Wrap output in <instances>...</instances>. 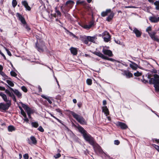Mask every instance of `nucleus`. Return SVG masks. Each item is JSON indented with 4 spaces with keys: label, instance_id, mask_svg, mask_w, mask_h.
<instances>
[{
    "label": "nucleus",
    "instance_id": "26",
    "mask_svg": "<svg viewBox=\"0 0 159 159\" xmlns=\"http://www.w3.org/2000/svg\"><path fill=\"white\" fill-rule=\"evenodd\" d=\"M14 93L17 96L18 98H21V93H20L17 89H15Z\"/></svg>",
    "mask_w": 159,
    "mask_h": 159
},
{
    "label": "nucleus",
    "instance_id": "33",
    "mask_svg": "<svg viewBox=\"0 0 159 159\" xmlns=\"http://www.w3.org/2000/svg\"><path fill=\"white\" fill-rule=\"evenodd\" d=\"M7 83L11 86L13 87L14 85V83L11 81L7 80L6 81Z\"/></svg>",
    "mask_w": 159,
    "mask_h": 159
},
{
    "label": "nucleus",
    "instance_id": "12",
    "mask_svg": "<svg viewBox=\"0 0 159 159\" xmlns=\"http://www.w3.org/2000/svg\"><path fill=\"white\" fill-rule=\"evenodd\" d=\"M102 52L104 54L108 55L110 57H112L113 56L112 52L110 50L106 49L103 48L102 50Z\"/></svg>",
    "mask_w": 159,
    "mask_h": 159
},
{
    "label": "nucleus",
    "instance_id": "5",
    "mask_svg": "<svg viewBox=\"0 0 159 159\" xmlns=\"http://www.w3.org/2000/svg\"><path fill=\"white\" fill-rule=\"evenodd\" d=\"M83 42L85 44H88L89 42L95 43V40L97 39L96 36L91 37L90 36H84L81 37Z\"/></svg>",
    "mask_w": 159,
    "mask_h": 159
},
{
    "label": "nucleus",
    "instance_id": "21",
    "mask_svg": "<svg viewBox=\"0 0 159 159\" xmlns=\"http://www.w3.org/2000/svg\"><path fill=\"white\" fill-rule=\"evenodd\" d=\"M111 11L110 9H107L105 11H102L101 13V15L102 17H105L108 15L109 13L111 12Z\"/></svg>",
    "mask_w": 159,
    "mask_h": 159
},
{
    "label": "nucleus",
    "instance_id": "47",
    "mask_svg": "<svg viewBox=\"0 0 159 159\" xmlns=\"http://www.w3.org/2000/svg\"><path fill=\"white\" fill-rule=\"evenodd\" d=\"M152 30V27L151 26H149L147 28L146 31L148 32L149 34V33H150L149 31H151Z\"/></svg>",
    "mask_w": 159,
    "mask_h": 159
},
{
    "label": "nucleus",
    "instance_id": "39",
    "mask_svg": "<svg viewBox=\"0 0 159 159\" xmlns=\"http://www.w3.org/2000/svg\"><path fill=\"white\" fill-rule=\"evenodd\" d=\"M5 93L8 95L9 97L11 96V94L12 92H11L8 90L5 89Z\"/></svg>",
    "mask_w": 159,
    "mask_h": 159
},
{
    "label": "nucleus",
    "instance_id": "61",
    "mask_svg": "<svg viewBox=\"0 0 159 159\" xmlns=\"http://www.w3.org/2000/svg\"><path fill=\"white\" fill-rule=\"evenodd\" d=\"M0 90H5V89L4 87L0 86Z\"/></svg>",
    "mask_w": 159,
    "mask_h": 159
},
{
    "label": "nucleus",
    "instance_id": "15",
    "mask_svg": "<svg viewBox=\"0 0 159 159\" xmlns=\"http://www.w3.org/2000/svg\"><path fill=\"white\" fill-rule=\"evenodd\" d=\"M74 2L72 0H68L67 1L65 4V7L67 6L69 7V10L73 6Z\"/></svg>",
    "mask_w": 159,
    "mask_h": 159
},
{
    "label": "nucleus",
    "instance_id": "44",
    "mask_svg": "<svg viewBox=\"0 0 159 159\" xmlns=\"http://www.w3.org/2000/svg\"><path fill=\"white\" fill-rule=\"evenodd\" d=\"M26 111L27 114H31L32 113V111L30 107H29Z\"/></svg>",
    "mask_w": 159,
    "mask_h": 159
},
{
    "label": "nucleus",
    "instance_id": "7",
    "mask_svg": "<svg viewBox=\"0 0 159 159\" xmlns=\"http://www.w3.org/2000/svg\"><path fill=\"white\" fill-rule=\"evenodd\" d=\"M111 35L107 31L103 32V39L105 42L107 43L109 42L111 40Z\"/></svg>",
    "mask_w": 159,
    "mask_h": 159
},
{
    "label": "nucleus",
    "instance_id": "18",
    "mask_svg": "<svg viewBox=\"0 0 159 159\" xmlns=\"http://www.w3.org/2000/svg\"><path fill=\"white\" fill-rule=\"evenodd\" d=\"M102 112H104V114L107 116L109 115V111L107 106L102 107Z\"/></svg>",
    "mask_w": 159,
    "mask_h": 159
},
{
    "label": "nucleus",
    "instance_id": "64",
    "mask_svg": "<svg viewBox=\"0 0 159 159\" xmlns=\"http://www.w3.org/2000/svg\"><path fill=\"white\" fill-rule=\"evenodd\" d=\"M56 111L58 112H59V113H60V112H61V109L59 108H58V109H56Z\"/></svg>",
    "mask_w": 159,
    "mask_h": 159
},
{
    "label": "nucleus",
    "instance_id": "36",
    "mask_svg": "<svg viewBox=\"0 0 159 159\" xmlns=\"http://www.w3.org/2000/svg\"><path fill=\"white\" fill-rule=\"evenodd\" d=\"M0 75L2 76V77L5 79H7V76L6 75V74L2 71H0Z\"/></svg>",
    "mask_w": 159,
    "mask_h": 159
},
{
    "label": "nucleus",
    "instance_id": "57",
    "mask_svg": "<svg viewBox=\"0 0 159 159\" xmlns=\"http://www.w3.org/2000/svg\"><path fill=\"white\" fill-rule=\"evenodd\" d=\"M0 54L3 57V58L5 60H6V58L5 55H4V54L3 53H2V52L0 50Z\"/></svg>",
    "mask_w": 159,
    "mask_h": 159
},
{
    "label": "nucleus",
    "instance_id": "43",
    "mask_svg": "<svg viewBox=\"0 0 159 159\" xmlns=\"http://www.w3.org/2000/svg\"><path fill=\"white\" fill-rule=\"evenodd\" d=\"M24 25V27L26 30L28 31H29L31 30L30 28L28 25L26 23V24H25Z\"/></svg>",
    "mask_w": 159,
    "mask_h": 159
},
{
    "label": "nucleus",
    "instance_id": "17",
    "mask_svg": "<svg viewBox=\"0 0 159 159\" xmlns=\"http://www.w3.org/2000/svg\"><path fill=\"white\" fill-rule=\"evenodd\" d=\"M21 3L22 5L24 6L27 10L29 11L31 10V8L28 5V3L26 1H22Z\"/></svg>",
    "mask_w": 159,
    "mask_h": 159
},
{
    "label": "nucleus",
    "instance_id": "55",
    "mask_svg": "<svg viewBox=\"0 0 159 159\" xmlns=\"http://www.w3.org/2000/svg\"><path fill=\"white\" fill-rule=\"evenodd\" d=\"M84 1H80V0H78L76 2L77 4H81L84 3Z\"/></svg>",
    "mask_w": 159,
    "mask_h": 159
},
{
    "label": "nucleus",
    "instance_id": "41",
    "mask_svg": "<svg viewBox=\"0 0 159 159\" xmlns=\"http://www.w3.org/2000/svg\"><path fill=\"white\" fill-rule=\"evenodd\" d=\"M10 97H11L12 98L14 102H16V97L13 93H12L11 96H10Z\"/></svg>",
    "mask_w": 159,
    "mask_h": 159
},
{
    "label": "nucleus",
    "instance_id": "51",
    "mask_svg": "<svg viewBox=\"0 0 159 159\" xmlns=\"http://www.w3.org/2000/svg\"><path fill=\"white\" fill-rule=\"evenodd\" d=\"M38 129L39 130V131L42 132H43L44 131V129L41 126H40L38 128Z\"/></svg>",
    "mask_w": 159,
    "mask_h": 159
},
{
    "label": "nucleus",
    "instance_id": "59",
    "mask_svg": "<svg viewBox=\"0 0 159 159\" xmlns=\"http://www.w3.org/2000/svg\"><path fill=\"white\" fill-rule=\"evenodd\" d=\"M115 42L117 44H121V42L119 40H115Z\"/></svg>",
    "mask_w": 159,
    "mask_h": 159
},
{
    "label": "nucleus",
    "instance_id": "52",
    "mask_svg": "<svg viewBox=\"0 0 159 159\" xmlns=\"http://www.w3.org/2000/svg\"><path fill=\"white\" fill-rule=\"evenodd\" d=\"M114 144L116 145H119L120 143V141L118 140H116L114 141Z\"/></svg>",
    "mask_w": 159,
    "mask_h": 159
},
{
    "label": "nucleus",
    "instance_id": "32",
    "mask_svg": "<svg viewBox=\"0 0 159 159\" xmlns=\"http://www.w3.org/2000/svg\"><path fill=\"white\" fill-rule=\"evenodd\" d=\"M154 4L156 6V8L157 10H159V2L157 1L154 3Z\"/></svg>",
    "mask_w": 159,
    "mask_h": 159
},
{
    "label": "nucleus",
    "instance_id": "49",
    "mask_svg": "<svg viewBox=\"0 0 159 159\" xmlns=\"http://www.w3.org/2000/svg\"><path fill=\"white\" fill-rule=\"evenodd\" d=\"M23 157L25 159H29V156L28 153H26L23 155Z\"/></svg>",
    "mask_w": 159,
    "mask_h": 159
},
{
    "label": "nucleus",
    "instance_id": "45",
    "mask_svg": "<svg viewBox=\"0 0 159 159\" xmlns=\"http://www.w3.org/2000/svg\"><path fill=\"white\" fill-rule=\"evenodd\" d=\"M21 89L25 93L27 92L28 91L27 89L25 86H22L21 87Z\"/></svg>",
    "mask_w": 159,
    "mask_h": 159
},
{
    "label": "nucleus",
    "instance_id": "50",
    "mask_svg": "<svg viewBox=\"0 0 159 159\" xmlns=\"http://www.w3.org/2000/svg\"><path fill=\"white\" fill-rule=\"evenodd\" d=\"M84 7L87 10H89V5L87 4H85L84 5Z\"/></svg>",
    "mask_w": 159,
    "mask_h": 159
},
{
    "label": "nucleus",
    "instance_id": "23",
    "mask_svg": "<svg viewBox=\"0 0 159 159\" xmlns=\"http://www.w3.org/2000/svg\"><path fill=\"white\" fill-rule=\"evenodd\" d=\"M71 53L74 55H76L77 54V50L76 48L71 47L70 48Z\"/></svg>",
    "mask_w": 159,
    "mask_h": 159
},
{
    "label": "nucleus",
    "instance_id": "9",
    "mask_svg": "<svg viewBox=\"0 0 159 159\" xmlns=\"http://www.w3.org/2000/svg\"><path fill=\"white\" fill-rule=\"evenodd\" d=\"M156 33L155 32H153L152 33H149V35L151 38L153 40L157 42H159V39L158 38L157 36L156 35Z\"/></svg>",
    "mask_w": 159,
    "mask_h": 159
},
{
    "label": "nucleus",
    "instance_id": "10",
    "mask_svg": "<svg viewBox=\"0 0 159 159\" xmlns=\"http://www.w3.org/2000/svg\"><path fill=\"white\" fill-rule=\"evenodd\" d=\"M16 16L18 18V20L21 21L23 24H26V22L25 19L19 13H16Z\"/></svg>",
    "mask_w": 159,
    "mask_h": 159
},
{
    "label": "nucleus",
    "instance_id": "35",
    "mask_svg": "<svg viewBox=\"0 0 159 159\" xmlns=\"http://www.w3.org/2000/svg\"><path fill=\"white\" fill-rule=\"evenodd\" d=\"M92 80L90 79H88L86 80V83L89 85H90L92 84Z\"/></svg>",
    "mask_w": 159,
    "mask_h": 159
},
{
    "label": "nucleus",
    "instance_id": "30",
    "mask_svg": "<svg viewBox=\"0 0 159 159\" xmlns=\"http://www.w3.org/2000/svg\"><path fill=\"white\" fill-rule=\"evenodd\" d=\"M55 11L56 12L57 14V16L59 17H61V12H60V11L59 10L57 9V7L55 8Z\"/></svg>",
    "mask_w": 159,
    "mask_h": 159
},
{
    "label": "nucleus",
    "instance_id": "1",
    "mask_svg": "<svg viewBox=\"0 0 159 159\" xmlns=\"http://www.w3.org/2000/svg\"><path fill=\"white\" fill-rule=\"evenodd\" d=\"M77 128L79 132L82 134L84 139L93 147L95 152L99 153L102 152L101 147L96 142L95 139L83 127L78 125Z\"/></svg>",
    "mask_w": 159,
    "mask_h": 159
},
{
    "label": "nucleus",
    "instance_id": "38",
    "mask_svg": "<svg viewBox=\"0 0 159 159\" xmlns=\"http://www.w3.org/2000/svg\"><path fill=\"white\" fill-rule=\"evenodd\" d=\"M134 75L135 76L139 77L141 76L142 75V73L138 71H137L136 73H134Z\"/></svg>",
    "mask_w": 159,
    "mask_h": 159
},
{
    "label": "nucleus",
    "instance_id": "58",
    "mask_svg": "<svg viewBox=\"0 0 159 159\" xmlns=\"http://www.w3.org/2000/svg\"><path fill=\"white\" fill-rule=\"evenodd\" d=\"M7 87L9 88V90L13 92L14 93V92L15 91V89H13L11 88V87H9L8 85H7Z\"/></svg>",
    "mask_w": 159,
    "mask_h": 159
},
{
    "label": "nucleus",
    "instance_id": "54",
    "mask_svg": "<svg viewBox=\"0 0 159 159\" xmlns=\"http://www.w3.org/2000/svg\"><path fill=\"white\" fill-rule=\"evenodd\" d=\"M154 146L155 149L159 152V146L154 144Z\"/></svg>",
    "mask_w": 159,
    "mask_h": 159
},
{
    "label": "nucleus",
    "instance_id": "62",
    "mask_svg": "<svg viewBox=\"0 0 159 159\" xmlns=\"http://www.w3.org/2000/svg\"><path fill=\"white\" fill-rule=\"evenodd\" d=\"M155 140V141L157 143H159V139H153V140L154 141Z\"/></svg>",
    "mask_w": 159,
    "mask_h": 159
},
{
    "label": "nucleus",
    "instance_id": "14",
    "mask_svg": "<svg viewBox=\"0 0 159 159\" xmlns=\"http://www.w3.org/2000/svg\"><path fill=\"white\" fill-rule=\"evenodd\" d=\"M94 25V21L93 20H91L89 22L88 25H84L83 27L84 29H89Z\"/></svg>",
    "mask_w": 159,
    "mask_h": 159
},
{
    "label": "nucleus",
    "instance_id": "11",
    "mask_svg": "<svg viewBox=\"0 0 159 159\" xmlns=\"http://www.w3.org/2000/svg\"><path fill=\"white\" fill-rule=\"evenodd\" d=\"M133 32L135 34L137 38L140 37L142 34V32L135 27L134 28Z\"/></svg>",
    "mask_w": 159,
    "mask_h": 159
},
{
    "label": "nucleus",
    "instance_id": "42",
    "mask_svg": "<svg viewBox=\"0 0 159 159\" xmlns=\"http://www.w3.org/2000/svg\"><path fill=\"white\" fill-rule=\"evenodd\" d=\"M10 74L11 76L13 77H16L17 75V74L16 73L13 71L10 72Z\"/></svg>",
    "mask_w": 159,
    "mask_h": 159
},
{
    "label": "nucleus",
    "instance_id": "48",
    "mask_svg": "<svg viewBox=\"0 0 159 159\" xmlns=\"http://www.w3.org/2000/svg\"><path fill=\"white\" fill-rule=\"evenodd\" d=\"M51 116L53 118H55V119H56L59 123H61V124H62V123L61 122V120H60L59 119H58L55 116H53L52 115H51Z\"/></svg>",
    "mask_w": 159,
    "mask_h": 159
},
{
    "label": "nucleus",
    "instance_id": "56",
    "mask_svg": "<svg viewBox=\"0 0 159 159\" xmlns=\"http://www.w3.org/2000/svg\"><path fill=\"white\" fill-rule=\"evenodd\" d=\"M77 105L79 108H80L82 105V103L81 102H78L77 103Z\"/></svg>",
    "mask_w": 159,
    "mask_h": 159
},
{
    "label": "nucleus",
    "instance_id": "2",
    "mask_svg": "<svg viewBox=\"0 0 159 159\" xmlns=\"http://www.w3.org/2000/svg\"><path fill=\"white\" fill-rule=\"evenodd\" d=\"M67 111L71 114L73 117L80 124L82 125L87 124V122L83 117L76 114L73 111L70 110H67Z\"/></svg>",
    "mask_w": 159,
    "mask_h": 159
},
{
    "label": "nucleus",
    "instance_id": "16",
    "mask_svg": "<svg viewBox=\"0 0 159 159\" xmlns=\"http://www.w3.org/2000/svg\"><path fill=\"white\" fill-rule=\"evenodd\" d=\"M123 75H125L126 78H128L133 76L132 74L128 70H124L123 71Z\"/></svg>",
    "mask_w": 159,
    "mask_h": 159
},
{
    "label": "nucleus",
    "instance_id": "3",
    "mask_svg": "<svg viewBox=\"0 0 159 159\" xmlns=\"http://www.w3.org/2000/svg\"><path fill=\"white\" fill-rule=\"evenodd\" d=\"M38 37V36L36 35L37 42L35 43V47L39 52H43V47L45 46L44 43L42 39H39Z\"/></svg>",
    "mask_w": 159,
    "mask_h": 159
},
{
    "label": "nucleus",
    "instance_id": "31",
    "mask_svg": "<svg viewBox=\"0 0 159 159\" xmlns=\"http://www.w3.org/2000/svg\"><path fill=\"white\" fill-rule=\"evenodd\" d=\"M32 126L34 128H37L39 126V124L37 122H32L31 123Z\"/></svg>",
    "mask_w": 159,
    "mask_h": 159
},
{
    "label": "nucleus",
    "instance_id": "29",
    "mask_svg": "<svg viewBox=\"0 0 159 159\" xmlns=\"http://www.w3.org/2000/svg\"><path fill=\"white\" fill-rule=\"evenodd\" d=\"M24 117V118L23 119V120L24 121L28 123L29 120L28 119L27 117V116L25 112L21 114Z\"/></svg>",
    "mask_w": 159,
    "mask_h": 159
},
{
    "label": "nucleus",
    "instance_id": "6",
    "mask_svg": "<svg viewBox=\"0 0 159 159\" xmlns=\"http://www.w3.org/2000/svg\"><path fill=\"white\" fill-rule=\"evenodd\" d=\"M11 105V101H9V102L5 104L4 103H0V110H2L5 111L8 109Z\"/></svg>",
    "mask_w": 159,
    "mask_h": 159
},
{
    "label": "nucleus",
    "instance_id": "13",
    "mask_svg": "<svg viewBox=\"0 0 159 159\" xmlns=\"http://www.w3.org/2000/svg\"><path fill=\"white\" fill-rule=\"evenodd\" d=\"M30 139L31 140L32 142H31L29 139H28V143L30 144L32 143L34 144H36L37 143V141L36 139V138L33 136H32L30 137Z\"/></svg>",
    "mask_w": 159,
    "mask_h": 159
},
{
    "label": "nucleus",
    "instance_id": "25",
    "mask_svg": "<svg viewBox=\"0 0 159 159\" xmlns=\"http://www.w3.org/2000/svg\"><path fill=\"white\" fill-rule=\"evenodd\" d=\"M93 54L102 59L104 58L105 56L104 55L99 52H93Z\"/></svg>",
    "mask_w": 159,
    "mask_h": 159
},
{
    "label": "nucleus",
    "instance_id": "34",
    "mask_svg": "<svg viewBox=\"0 0 159 159\" xmlns=\"http://www.w3.org/2000/svg\"><path fill=\"white\" fill-rule=\"evenodd\" d=\"M20 103L21 104L22 107L25 110H26L27 109H28L29 107L27 105L23 103L22 102H21Z\"/></svg>",
    "mask_w": 159,
    "mask_h": 159
},
{
    "label": "nucleus",
    "instance_id": "19",
    "mask_svg": "<svg viewBox=\"0 0 159 159\" xmlns=\"http://www.w3.org/2000/svg\"><path fill=\"white\" fill-rule=\"evenodd\" d=\"M130 62L132 64H129L130 67H131L133 70H136L137 69V67H138V65L134 62L130 61Z\"/></svg>",
    "mask_w": 159,
    "mask_h": 159
},
{
    "label": "nucleus",
    "instance_id": "40",
    "mask_svg": "<svg viewBox=\"0 0 159 159\" xmlns=\"http://www.w3.org/2000/svg\"><path fill=\"white\" fill-rule=\"evenodd\" d=\"M17 4L16 0H13L12 1V5L14 7H15Z\"/></svg>",
    "mask_w": 159,
    "mask_h": 159
},
{
    "label": "nucleus",
    "instance_id": "37",
    "mask_svg": "<svg viewBox=\"0 0 159 159\" xmlns=\"http://www.w3.org/2000/svg\"><path fill=\"white\" fill-rule=\"evenodd\" d=\"M103 59L107 60L110 61H114L115 60L113 58H109L107 56H104Z\"/></svg>",
    "mask_w": 159,
    "mask_h": 159
},
{
    "label": "nucleus",
    "instance_id": "8",
    "mask_svg": "<svg viewBox=\"0 0 159 159\" xmlns=\"http://www.w3.org/2000/svg\"><path fill=\"white\" fill-rule=\"evenodd\" d=\"M115 124L116 126L120 127V129H126L128 128V126L125 123L118 121Z\"/></svg>",
    "mask_w": 159,
    "mask_h": 159
},
{
    "label": "nucleus",
    "instance_id": "27",
    "mask_svg": "<svg viewBox=\"0 0 159 159\" xmlns=\"http://www.w3.org/2000/svg\"><path fill=\"white\" fill-rule=\"evenodd\" d=\"M41 97L44 98V99H46L48 102H49V103L50 104H51L52 103V102L51 100L48 97H46L45 96L43 95H41Z\"/></svg>",
    "mask_w": 159,
    "mask_h": 159
},
{
    "label": "nucleus",
    "instance_id": "4",
    "mask_svg": "<svg viewBox=\"0 0 159 159\" xmlns=\"http://www.w3.org/2000/svg\"><path fill=\"white\" fill-rule=\"evenodd\" d=\"M154 78H150V76L148 75V77L150 79L149 80V83L150 84H153L155 90L159 87V75L155 74L153 75Z\"/></svg>",
    "mask_w": 159,
    "mask_h": 159
},
{
    "label": "nucleus",
    "instance_id": "22",
    "mask_svg": "<svg viewBox=\"0 0 159 159\" xmlns=\"http://www.w3.org/2000/svg\"><path fill=\"white\" fill-rule=\"evenodd\" d=\"M0 96L2 97L3 100L6 102H9L11 100H8L6 95L2 92H0Z\"/></svg>",
    "mask_w": 159,
    "mask_h": 159
},
{
    "label": "nucleus",
    "instance_id": "28",
    "mask_svg": "<svg viewBox=\"0 0 159 159\" xmlns=\"http://www.w3.org/2000/svg\"><path fill=\"white\" fill-rule=\"evenodd\" d=\"M8 130L9 132H12L15 130V128L13 126L10 125L8 126Z\"/></svg>",
    "mask_w": 159,
    "mask_h": 159
},
{
    "label": "nucleus",
    "instance_id": "24",
    "mask_svg": "<svg viewBox=\"0 0 159 159\" xmlns=\"http://www.w3.org/2000/svg\"><path fill=\"white\" fill-rule=\"evenodd\" d=\"M149 20L151 22L154 23H157L159 21L158 17L155 16L150 17Z\"/></svg>",
    "mask_w": 159,
    "mask_h": 159
},
{
    "label": "nucleus",
    "instance_id": "46",
    "mask_svg": "<svg viewBox=\"0 0 159 159\" xmlns=\"http://www.w3.org/2000/svg\"><path fill=\"white\" fill-rule=\"evenodd\" d=\"M69 10H66V12H64L65 16L68 18H69L70 16V14L67 13V12H68Z\"/></svg>",
    "mask_w": 159,
    "mask_h": 159
},
{
    "label": "nucleus",
    "instance_id": "53",
    "mask_svg": "<svg viewBox=\"0 0 159 159\" xmlns=\"http://www.w3.org/2000/svg\"><path fill=\"white\" fill-rule=\"evenodd\" d=\"M61 156V155L60 153H58L57 154H56V155H54V157L56 158H58L59 157H60Z\"/></svg>",
    "mask_w": 159,
    "mask_h": 159
},
{
    "label": "nucleus",
    "instance_id": "60",
    "mask_svg": "<svg viewBox=\"0 0 159 159\" xmlns=\"http://www.w3.org/2000/svg\"><path fill=\"white\" fill-rule=\"evenodd\" d=\"M107 104V102L106 100H103L102 102V104L103 105H105Z\"/></svg>",
    "mask_w": 159,
    "mask_h": 159
},
{
    "label": "nucleus",
    "instance_id": "20",
    "mask_svg": "<svg viewBox=\"0 0 159 159\" xmlns=\"http://www.w3.org/2000/svg\"><path fill=\"white\" fill-rule=\"evenodd\" d=\"M110 14L106 18V20L110 22L113 18L115 14L113 11H111Z\"/></svg>",
    "mask_w": 159,
    "mask_h": 159
},
{
    "label": "nucleus",
    "instance_id": "63",
    "mask_svg": "<svg viewBox=\"0 0 159 159\" xmlns=\"http://www.w3.org/2000/svg\"><path fill=\"white\" fill-rule=\"evenodd\" d=\"M38 89H39V92H42V89L41 87H40V86H39L38 87Z\"/></svg>",
    "mask_w": 159,
    "mask_h": 159
}]
</instances>
